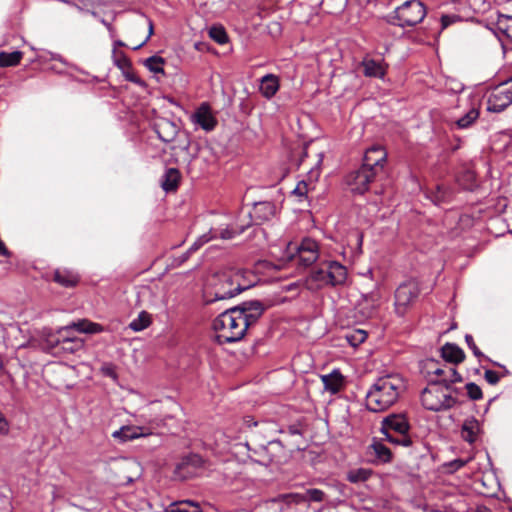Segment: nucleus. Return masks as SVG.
<instances>
[{"instance_id": "e433bc0d", "label": "nucleus", "mask_w": 512, "mask_h": 512, "mask_svg": "<svg viewBox=\"0 0 512 512\" xmlns=\"http://www.w3.org/2000/svg\"><path fill=\"white\" fill-rule=\"evenodd\" d=\"M345 338L351 346L356 347L366 340L367 332L362 329H355L347 332Z\"/></svg>"}, {"instance_id": "39448f33", "label": "nucleus", "mask_w": 512, "mask_h": 512, "mask_svg": "<svg viewBox=\"0 0 512 512\" xmlns=\"http://www.w3.org/2000/svg\"><path fill=\"white\" fill-rule=\"evenodd\" d=\"M459 390L450 386L444 387L437 383V379L429 378V384L421 392V403L427 410L438 412L456 406Z\"/></svg>"}, {"instance_id": "c85d7f7f", "label": "nucleus", "mask_w": 512, "mask_h": 512, "mask_svg": "<svg viewBox=\"0 0 512 512\" xmlns=\"http://www.w3.org/2000/svg\"><path fill=\"white\" fill-rule=\"evenodd\" d=\"M180 173L175 168H169L162 176L161 186L166 192L174 191L178 187Z\"/></svg>"}, {"instance_id": "bb28decb", "label": "nucleus", "mask_w": 512, "mask_h": 512, "mask_svg": "<svg viewBox=\"0 0 512 512\" xmlns=\"http://www.w3.org/2000/svg\"><path fill=\"white\" fill-rule=\"evenodd\" d=\"M289 497L293 498L295 503L302 502H322L325 499V493L316 488L308 489L304 494H291Z\"/></svg>"}, {"instance_id": "0e129e2a", "label": "nucleus", "mask_w": 512, "mask_h": 512, "mask_svg": "<svg viewBox=\"0 0 512 512\" xmlns=\"http://www.w3.org/2000/svg\"><path fill=\"white\" fill-rule=\"evenodd\" d=\"M102 23H103L106 27H108V28L110 27V24H109V23H107L104 19H102Z\"/></svg>"}, {"instance_id": "0eeeda50", "label": "nucleus", "mask_w": 512, "mask_h": 512, "mask_svg": "<svg viewBox=\"0 0 512 512\" xmlns=\"http://www.w3.org/2000/svg\"><path fill=\"white\" fill-rule=\"evenodd\" d=\"M426 8L419 0H407L390 16V22L399 27H412L423 21L426 16Z\"/></svg>"}, {"instance_id": "37998d69", "label": "nucleus", "mask_w": 512, "mask_h": 512, "mask_svg": "<svg viewBox=\"0 0 512 512\" xmlns=\"http://www.w3.org/2000/svg\"><path fill=\"white\" fill-rule=\"evenodd\" d=\"M214 239H217V231L214 229H210L207 233H204L201 236H199L196 239L195 243L200 249L204 244Z\"/></svg>"}, {"instance_id": "603ef678", "label": "nucleus", "mask_w": 512, "mask_h": 512, "mask_svg": "<svg viewBox=\"0 0 512 512\" xmlns=\"http://www.w3.org/2000/svg\"><path fill=\"white\" fill-rule=\"evenodd\" d=\"M101 372L108 377L115 379L117 377L115 369L112 364H104L101 367Z\"/></svg>"}, {"instance_id": "4d7b16f0", "label": "nucleus", "mask_w": 512, "mask_h": 512, "mask_svg": "<svg viewBox=\"0 0 512 512\" xmlns=\"http://www.w3.org/2000/svg\"><path fill=\"white\" fill-rule=\"evenodd\" d=\"M0 255L1 256H8L9 252L5 246V244L0 240Z\"/></svg>"}, {"instance_id": "423d86ee", "label": "nucleus", "mask_w": 512, "mask_h": 512, "mask_svg": "<svg viewBox=\"0 0 512 512\" xmlns=\"http://www.w3.org/2000/svg\"><path fill=\"white\" fill-rule=\"evenodd\" d=\"M409 429L410 425L404 415L391 414L382 420L380 431L390 443L410 447L413 440L408 434Z\"/></svg>"}, {"instance_id": "72a5a7b5", "label": "nucleus", "mask_w": 512, "mask_h": 512, "mask_svg": "<svg viewBox=\"0 0 512 512\" xmlns=\"http://www.w3.org/2000/svg\"><path fill=\"white\" fill-rule=\"evenodd\" d=\"M151 324V316L146 311H141L137 318L133 319L130 324L129 328L133 330L134 332H140L144 329H146Z\"/></svg>"}, {"instance_id": "58836bf2", "label": "nucleus", "mask_w": 512, "mask_h": 512, "mask_svg": "<svg viewBox=\"0 0 512 512\" xmlns=\"http://www.w3.org/2000/svg\"><path fill=\"white\" fill-rule=\"evenodd\" d=\"M165 61L162 57L159 56H151L147 58L144 62L145 66L153 73H162L164 74V65Z\"/></svg>"}, {"instance_id": "5fc2aeb1", "label": "nucleus", "mask_w": 512, "mask_h": 512, "mask_svg": "<svg viewBox=\"0 0 512 512\" xmlns=\"http://www.w3.org/2000/svg\"><path fill=\"white\" fill-rule=\"evenodd\" d=\"M467 461L457 459L449 463V466L452 468V470H458L465 466Z\"/></svg>"}, {"instance_id": "4c0bfd02", "label": "nucleus", "mask_w": 512, "mask_h": 512, "mask_svg": "<svg viewBox=\"0 0 512 512\" xmlns=\"http://www.w3.org/2000/svg\"><path fill=\"white\" fill-rule=\"evenodd\" d=\"M209 36L216 43L223 45L228 42V35L221 25H214L209 29Z\"/></svg>"}, {"instance_id": "052dcab7", "label": "nucleus", "mask_w": 512, "mask_h": 512, "mask_svg": "<svg viewBox=\"0 0 512 512\" xmlns=\"http://www.w3.org/2000/svg\"><path fill=\"white\" fill-rule=\"evenodd\" d=\"M475 512H490L486 507H478Z\"/></svg>"}, {"instance_id": "f704fd0d", "label": "nucleus", "mask_w": 512, "mask_h": 512, "mask_svg": "<svg viewBox=\"0 0 512 512\" xmlns=\"http://www.w3.org/2000/svg\"><path fill=\"white\" fill-rule=\"evenodd\" d=\"M22 56L21 51L0 52V67L16 66L20 63Z\"/></svg>"}, {"instance_id": "ddd939ff", "label": "nucleus", "mask_w": 512, "mask_h": 512, "mask_svg": "<svg viewBox=\"0 0 512 512\" xmlns=\"http://www.w3.org/2000/svg\"><path fill=\"white\" fill-rule=\"evenodd\" d=\"M191 122L203 129L206 132H210L217 126V119L211 110V106L207 102H203L190 116Z\"/></svg>"}, {"instance_id": "79ce46f5", "label": "nucleus", "mask_w": 512, "mask_h": 512, "mask_svg": "<svg viewBox=\"0 0 512 512\" xmlns=\"http://www.w3.org/2000/svg\"><path fill=\"white\" fill-rule=\"evenodd\" d=\"M467 394L471 400H480L483 397L481 388L474 382L466 384Z\"/></svg>"}, {"instance_id": "2f4dec72", "label": "nucleus", "mask_w": 512, "mask_h": 512, "mask_svg": "<svg viewBox=\"0 0 512 512\" xmlns=\"http://www.w3.org/2000/svg\"><path fill=\"white\" fill-rule=\"evenodd\" d=\"M78 276L71 271L56 270L54 281L65 287H72L78 283Z\"/></svg>"}, {"instance_id": "ea45409f", "label": "nucleus", "mask_w": 512, "mask_h": 512, "mask_svg": "<svg viewBox=\"0 0 512 512\" xmlns=\"http://www.w3.org/2000/svg\"><path fill=\"white\" fill-rule=\"evenodd\" d=\"M347 0H323L322 4L331 14H338L342 12L346 6Z\"/></svg>"}, {"instance_id": "09e8293b", "label": "nucleus", "mask_w": 512, "mask_h": 512, "mask_svg": "<svg viewBox=\"0 0 512 512\" xmlns=\"http://www.w3.org/2000/svg\"><path fill=\"white\" fill-rule=\"evenodd\" d=\"M307 192H308L307 183L304 182V181H301V182H299L297 184L295 189L292 191V194L298 196L300 198V201H301L303 198L306 197Z\"/></svg>"}, {"instance_id": "412c9836", "label": "nucleus", "mask_w": 512, "mask_h": 512, "mask_svg": "<svg viewBox=\"0 0 512 512\" xmlns=\"http://www.w3.org/2000/svg\"><path fill=\"white\" fill-rule=\"evenodd\" d=\"M279 88V78L274 74H266L260 79L259 91L266 99H271Z\"/></svg>"}, {"instance_id": "aec40b11", "label": "nucleus", "mask_w": 512, "mask_h": 512, "mask_svg": "<svg viewBox=\"0 0 512 512\" xmlns=\"http://www.w3.org/2000/svg\"><path fill=\"white\" fill-rule=\"evenodd\" d=\"M151 433L148 429L141 426H122L112 433V437L121 443L146 437Z\"/></svg>"}, {"instance_id": "f03ea898", "label": "nucleus", "mask_w": 512, "mask_h": 512, "mask_svg": "<svg viewBox=\"0 0 512 512\" xmlns=\"http://www.w3.org/2000/svg\"><path fill=\"white\" fill-rule=\"evenodd\" d=\"M406 390L404 379L398 374L378 378L366 393V406L372 412H382L393 406Z\"/></svg>"}, {"instance_id": "cd10ccee", "label": "nucleus", "mask_w": 512, "mask_h": 512, "mask_svg": "<svg viewBox=\"0 0 512 512\" xmlns=\"http://www.w3.org/2000/svg\"><path fill=\"white\" fill-rule=\"evenodd\" d=\"M322 382L325 390L335 394L340 391L343 383L342 375L338 371H333L328 375H323Z\"/></svg>"}, {"instance_id": "dca6fc26", "label": "nucleus", "mask_w": 512, "mask_h": 512, "mask_svg": "<svg viewBox=\"0 0 512 512\" xmlns=\"http://www.w3.org/2000/svg\"><path fill=\"white\" fill-rule=\"evenodd\" d=\"M277 207L271 201H260L254 203L252 212L247 213V220L256 224L268 221L276 215Z\"/></svg>"}, {"instance_id": "680f3d73", "label": "nucleus", "mask_w": 512, "mask_h": 512, "mask_svg": "<svg viewBox=\"0 0 512 512\" xmlns=\"http://www.w3.org/2000/svg\"><path fill=\"white\" fill-rule=\"evenodd\" d=\"M152 33H153V24L151 21H149V35H148L147 39L151 36Z\"/></svg>"}, {"instance_id": "4be33fe9", "label": "nucleus", "mask_w": 512, "mask_h": 512, "mask_svg": "<svg viewBox=\"0 0 512 512\" xmlns=\"http://www.w3.org/2000/svg\"><path fill=\"white\" fill-rule=\"evenodd\" d=\"M113 60L114 64L123 72L125 78L131 82L138 83V78L133 74L131 70V62L127 56L122 52L113 49Z\"/></svg>"}, {"instance_id": "1a4fd4ad", "label": "nucleus", "mask_w": 512, "mask_h": 512, "mask_svg": "<svg viewBox=\"0 0 512 512\" xmlns=\"http://www.w3.org/2000/svg\"><path fill=\"white\" fill-rule=\"evenodd\" d=\"M245 447L251 451L248 442L245 443ZM252 453L249 454V457L264 466L281 464L285 456L284 447L278 440L270 441L267 445H261L257 449H252Z\"/></svg>"}, {"instance_id": "6e6d98bb", "label": "nucleus", "mask_w": 512, "mask_h": 512, "mask_svg": "<svg viewBox=\"0 0 512 512\" xmlns=\"http://www.w3.org/2000/svg\"><path fill=\"white\" fill-rule=\"evenodd\" d=\"M191 256V253L187 250L185 253H183L180 257H179V264H182L184 263L185 261H187L189 259V257Z\"/></svg>"}, {"instance_id": "2eb2a0df", "label": "nucleus", "mask_w": 512, "mask_h": 512, "mask_svg": "<svg viewBox=\"0 0 512 512\" xmlns=\"http://www.w3.org/2000/svg\"><path fill=\"white\" fill-rule=\"evenodd\" d=\"M387 161V152L381 145H373L368 148L363 157V164L380 173Z\"/></svg>"}, {"instance_id": "393cba45", "label": "nucleus", "mask_w": 512, "mask_h": 512, "mask_svg": "<svg viewBox=\"0 0 512 512\" xmlns=\"http://www.w3.org/2000/svg\"><path fill=\"white\" fill-rule=\"evenodd\" d=\"M363 73L367 77L382 78L385 75L386 69L382 61L375 59H364L362 61Z\"/></svg>"}, {"instance_id": "69168bd1", "label": "nucleus", "mask_w": 512, "mask_h": 512, "mask_svg": "<svg viewBox=\"0 0 512 512\" xmlns=\"http://www.w3.org/2000/svg\"><path fill=\"white\" fill-rule=\"evenodd\" d=\"M146 41H147V39L143 43H141L138 46H136L135 49H138V48L142 47V45H144Z\"/></svg>"}, {"instance_id": "b1692460", "label": "nucleus", "mask_w": 512, "mask_h": 512, "mask_svg": "<svg viewBox=\"0 0 512 512\" xmlns=\"http://www.w3.org/2000/svg\"><path fill=\"white\" fill-rule=\"evenodd\" d=\"M441 356L446 362L454 365L461 363L465 358L463 350L454 343H446L441 348Z\"/></svg>"}, {"instance_id": "c03bdc74", "label": "nucleus", "mask_w": 512, "mask_h": 512, "mask_svg": "<svg viewBox=\"0 0 512 512\" xmlns=\"http://www.w3.org/2000/svg\"><path fill=\"white\" fill-rule=\"evenodd\" d=\"M457 382H462V376L459 373L458 376L456 377H451L450 373H445L443 375V378L437 379V383L441 384L444 387H452V384Z\"/></svg>"}, {"instance_id": "9b49d317", "label": "nucleus", "mask_w": 512, "mask_h": 512, "mask_svg": "<svg viewBox=\"0 0 512 512\" xmlns=\"http://www.w3.org/2000/svg\"><path fill=\"white\" fill-rule=\"evenodd\" d=\"M512 104V78L497 86L489 95L487 110L499 113Z\"/></svg>"}, {"instance_id": "c756f323", "label": "nucleus", "mask_w": 512, "mask_h": 512, "mask_svg": "<svg viewBox=\"0 0 512 512\" xmlns=\"http://www.w3.org/2000/svg\"><path fill=\"white\" fill-rule=\"evenodd\" d=\"M494 25L497 32L512 41V15L499 14Z\"/></svg>"}, {"instance_id": "a211bd4d", "label": "nucleus", "mask_w": 512, "mask_h": 512, "mask_svg": "<svg viewBox=\"0 0 512 512\" xmlns=\"http://www.w3.org/2000/svg\"><path fill=\"white\" fill-rule=\"evenodd\" d=\"M154 131L158 135V138L165 142H172L179 131L178 125L167 118H160L154 123Z\"/></svg>"}, {"instance_id": "6e6552de", "label": "nucleus", "mask_w": 512, "mask_h": 512, "mask_svg": "<svg viewBox=\"0 0 512 512\" xmlns=\"http://www.w3.org/2000/svg\"><path fill=\"white\" fill-rule=\"evenodd\" d=\"M286 258L304 268L309 267L319 258V245L310 237L302 239L299 244L290 242L287 246Z\"/></svg>"}, {"instance_id": "8fccbe9b", "label": "nucleus", "mask_w": 512, "mask_h": 512, "mask_svg": "<svg viewBox=\"0 0 512 512\" xmlns=\"http://www.w3.org/2000/svg\"><path fill=\"white\" fill-rule=\"evenodd\" d=\"M484 377H485L486 381L491 385L497 384L500 380L498 373L493 370H486Z\"/></svg>"}, {"instance_id": "e2e57ef3", "label": "nucleus", "mask_w": 512, "mask_h": 512, "mask_svg": "<svg viewBox=\"0 0 512 512\" xmlns=\"http://www.w3.org/2000/svg\"><path fill=\"white\" fill-rule=\"evenodd\" d=\"M114 45H115V46H123V45H124V43H123L122 41L118 40V41H116V42L114 43Z\"/></svg>"}, {"instance_id": "7ed1b4c3", "label": "nucleus", "mask_w": 512, "mask_h": 512, "mask_svg": "<svg viewBox=\"0 0 512 512\" xmlns=\"http://www.w3.org/2000/svg\"><path fill=\"white\" fill-rule=\"evenodd\" d=\"M72 330L86 334H97L103 332L104 328L102 325L86 319L79 320L78 322H73L59 328L56 333H48L46 335L47 345L51 349L69 354L80 351L84 347V341L81 338L73 336L71 333Z\"/></svg>"}, {"instance_id": "49530a36", "label": "nucleus", "mask_w": 512, "mask_h": 512, "mask_svg": "<svg viewBox=\"0 0 512 512\" xmlns=\"http://www.w3.org/2000/svg\"><path fill=\"white\" fill-rule=\"evenodd\" d=\"M461 20V17L456 14L442 15L441 26L443 29Z\"/></svg>"}, {"instance_id": "4468645a", "label": "nucleus", "mask_w": 512, "mask_h": 512, "mask_svg": "<svg viewBox=\"0 0 512 512\" xmlns=\"http://www.w3.org/2000/svg\"><path fill=\"white\" fill-rule=\"evenodd\" d=\"M327 286L343 285L347 280V268L338 261H324Z\"/></svg>"}, {"instance_id": "de8ad7c7", "label": "nucleus", "mask_w": 512, "mask_h": 512, "mask_svg": "<svg viewBox=\"0 0 512 512\" xmlns=\"http://www.w3.org/2000/svg\"><path fill=\"white\" fill-rule=\"evenodd\" d=\"M465 341H466V343H467L468 347L472 350L473 354H474L476 357L480 358V357H483V356H484V355H483V353L479 350V348H478V347H477V345L475 344V342H474V339H473L472 335H470V334H466V335H465Z\"/></svg>"}, {"instance_id": "6ab92c4d", "label": "nucleus", "mask_w": 512, "mask_h": 512, "mask_svg": "<svg viewBox=\"0 0 512 512\" xmlns=\"http://www.w3.org/2000/svg\"><path fill=\"white\" fill-rule=\"evenodd\" d=\"M251 226L250 220H238L237 222L227 225L225 227H212L211 229H214L217 231V239L222 240H230L235 238L236 236L242 234L248 227Z\"/></svg>"}, {"instance_id": "864d4df0", "label": "nucleus", "mask_w": 512, "mask_h": 512, "mask_svg": "<svg viewBox=\"0 0 512 512\" xmlns=\"http://www.w3.org/2000/svg\"><path fill=\"white\" fill-rule=\"evenodd\" d=\"M9 432V424L4 414L0 412V434L6 435Z\"/></svg>"}, {"instance_id": "20e7f679", "label": "nucleus", "mask_w": 512, "mask_h": 512, "mask_svg": "<svg viewBox=\"0 0 512 512\" xmlns=\"http://www.w3.org/2000/svg\"><path fill=\"white\" fill-rule=\"evenodd\" d=\"M249 272L244 269L230 268L215 276L214 297L207 302L229 299L250 288L252 283L247 279Z\"/></svg>"}, {"instance_id": "5701e85b", "label": "nucleus", "mask_w": 512, "mask_h": 512, "mask_svg": "<svg viewBox=\"0 0 512 512\" xmlns=\"http://www.w3.org/2000/svg\"><path fill=\"white\" fill-rule=\"evenodd\" d=\"M480 433V423L474 417L465 419L461 428V437L468 443L472 444L477 440Z\"/></svg>"}, {"instance_id": "a19ab883", "label": "nucleus", "mask_w": 512, "mask_h": 512, "mask_svg": "<svg viewBox=\"0 0 512 512\" xmlns=\"http://www.w3.org/2000/svg\"><path fill=\"white\" fill-rule=\"evenodd\" d=\"M450 195V191L438 185L436 192L433 193L432 201L435 202L436 204L444 203L448 201Z\"/></svg>"}, {"instance_id": "f257e3e1", "label": "nucleus", "mask_w": 512, "mask_h": 512, "mask_svg": "<svg viewBox=\"0 0 512 512\" xmlns=\"http://www.w3.org/2000/svg\"><path fill=\"white\" fill-rule=\"evenodd\" d=\"M264 311L265 306L259 300L244 301L225 310L213 321L217 342L228 344L240 341L248 328L258 322Z\"/></svg>"}, {"instance_id": "9d476101", "label": "nucleus", "mask_w": 512, "mask_h": 512, "mask_svg": "<svg viewBox=\"0 0 512 512\" xmlns=\"http://www.w3.org/2000/svg\"><path fill=\"white\" fill-rule=\"evenodd\" d=\"M419 293V285L415 280H409L400 284L394 295V305L397 315L404 316L408 308L417 299Z\"/></svg>"}, {"instance_id": "f8f14e48", "label": "nucleus", "mask_w": 512, "mask_h": 512, "mask_svg": "<svg viewBox=\"0 0 512 512\" xmlns=\"http://www.w3.org/2000/svg\"><path fill=\"white\" fill-rule=\"evenodd\" d=\"M379 173L362 164L360 168L349 173L346 177L351 192L363 194L369 189V184Z\"/></svg>"}, {"instance_id": "a18cd8bd", "label": "nucleus", "mask_w": 512, "mask_h": 512, "mask_svg": "<svg viewBox=\"0 0 512 512\" xmlns=\"http://www.w3.org/2000/svg\"><path fill=\"white\" fill-rule=\"evenodd\" d=\"M369 476V472L363 469H359L357 471H352L348 475V480L352 483H356L359 481H365Z\"/></svg>"}, {"instance_id": "7c9ffc66", "label": "nucleus", "mask_w": 512, "mask_h": 512, "mask_svg": "<svg viewBox=\"0 0 512 512\" xmlns=\"http://www.w3.org/2000/svg\"><path fill=\"white\" fill-rule=\"evenodd\" d=\"M370 449L373 451L376 460L379 463H388L392 459L391 450L381 441H374L370 445Z\"/></svg>"}, {"instance_id": "a878e982", "label": "nucleus", "mask_w": 512, "mask_h": 512, "mask_svg": "<svg viewBox=\"0 0 512 512\" xmlns=\"http://www.w3.org/2000/svg\"><path fill=\"white\" fill-rule=\"evenodd\" d=\"M324 262H321L318 267L313 269L308 277V285L310 289H320L327 286L325 277Z\"/></svg>"}, {"instance_id": "c9c22d12", "label": "nucleus", "mask_w": 512, "mask_h": 512, "mask_svg": "<svg viewBox=\"0 0 512 512\" xmlns=\"http://www.w3.org/2000/svg\"><path fill=\"white\" fill-rule=\"evenodd\" d=\"M479 117V112L475 108H471L464 116L455 121L454 125L457 129H466L470 127Z\"/></svg>"}, {"instance_id": "f3484780", "label": "nucleus", "mask_w": 512, "mask_h": 512, "mask_svg": "<svg viewBox=\"0 0 512 512\" xmlns=\"http://www.w3.org/2000/svg\"><path fill=\"white\" fill-rule=\"evenodd\" d=\"M423 373L429 382V378L440 379L445 373H450L451 377L458 376V371L454 366L440 365L434 359H428L423 365Z\"/></svg>"}, {"instance_id": "13d9d810", "label": "nucleus", "mask_w": 512, "mask_h": 512, "mask_svg": "<svg viewBox=\"0 0 512 512\" xmlns=\"http://www.w3.org/2000/svg\"><path fill=\"white\" fill-rule=\"evenodd\" d=\"M197 250H199L198 246L196 245V243L194 242L188 249V251L192 254L194 252H196Z\"/></svg>"}, {"instance_id": "473e14b6", "label": "nucleus", "mask_w": 512, "mask_h": 512, "mask_svg": "<svg viewBox=\"0 0 512 512\" xmlns=\"http://www.w3.org/2000/svg\"><path fill=\"white\" fill-rule=\"evenodd\" d=\"M166 512H202L200 507L192 501H180L172 503Z\"/></svg>"}, {"instance_id": "bf43d9fd", "label": "nucleus", "mask_w": 512, "mask_h": 512, "mask_svg": "<svg viewBox=\"0 0 512 512\" xmlns=\"http://www.w3.org/2000/svg\"><path fill=\"white\" fill-rule=\"evenodd\" d=\"M289 432H290V434H292V435L299 434V430H298L297 428H295V427H290V428H289Z\"/></svg>"}, {"instance_id": "3c124183", "label": "nucleus", "mask_w": 512, "mask_h": 512, "mask_svg": "<svg viewBox=\"0 0 512 512\" xmlns=\"http://www.w3.org/2000/svg\"><path fill=\"white\" fill-rule=\"evenodd\" d=\"M201 462V458L198 455H191L187 457L186 459H183V461L178 465V469H182L184 466L188 465L189 463L193 464H199Z\"/></svg>"}]
</instances>
